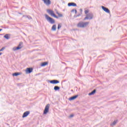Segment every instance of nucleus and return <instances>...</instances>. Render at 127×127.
I'll return each instance as SVG.
<instances>
[{
    "instance_id": "nucleus-1",
    "label": "nucleus",
    "mask_w": 127,
    "mask_h": 127,
    "mask_svg": "<svg viewBox=\"0 0 127 127\" xmlns=\"http://www.w3.org/2000/svg\"><path fill=\"white\" fill-rule=\"evenodd\" d=\"M89 24L88 22H79L77 24V27H79L80 28H84V27H86L87 25Z\"/></svg>"
},
{
    "instance_id": "nucleus-2",
    "label": "nucleus",
    "mask_w": 127,
    "mask_h": 127,
    "mask_svg": "<svg viewBox=\"0 0 127 127\" xmlns=\"http://www.w3.org/2000/svg\"><path fill=\"white\" fill-rule=\"evenodd\" d=\"M45 17L48 22H50L51 24H54L55 23V20L50 17L48 15L45 14Z\"/></svg>"
},
{
    "instance_id": "nucleus-3",
    "label": "nucleus",
    "mask_w": 127,
    "mask_h": 127,
    "mask_svg": "<svg viewBox=\"0 0 127 127\" xmlns=\"http://www.w3.org/2000/svg\"><path fill=\"white\" fill-rule=\"evenodd\" d=\"M47 12L49 13V14L51 15L52 16L55 17V18H58V16L54 13V12L52 10L48 9Z\"/></svg>"
},
{
    "instance_id": "nucleus-4",
    "label": "nucleus",
    "mask_w": 127,
    "mask_h": 127,
    "mask_svg": "<svg viewBox=\"0 0 127 127\" xmlns=\"http://www.w3.org/2000/svg\"><path fill=\"white\" fill-rule=\"evenodd\" d=\"M93 16L94 15H93V13H89L86 14V16L84 18V20H86V19H93Z\"/></svg>"
},
{
    "instance_id": "nucleus-5",
    "label": "nucleus",
    "mask_w": 127,
    "mask_h": 127,
    "mask_svg": "<svg viewBox=\"0 0 127 127\" xmlns=\"http://www.w3.org/2000/svg\"><path fill=\"white\" fill-rule=\"evenodd\" d=\"M50 107V104H48L45 108V109L44 110V112H43V114L44 115H46L48 112H49V108Z\"/></svg>"
},
{
    "instance_id": "nucleus-6",
    "label": "nucleus",
    "mask_w": 127,
    "mask_h": 127,
    "mask_svg": "<svg viewBox=\"0 0 127 127\" xmlns=\"http://www.w3.org/2000/svg\"><path fill=\"white\" fill-rule=\"evenodd\" d=\"M21 44H22V42H20L18 47L13 48L12 50L13 51H16V50H19V49H21V48H22V47H20L21 46Z\"/></svg>"
},
{
    "instance_id": "nucleus-7",
    "label": "nucleus",
    "mask_w": 127,
    "mask_h": 127,
    "mask_svg": "<svg viewBox=\"0 0 127 127\" xmlns=\"http://www.w3.org/2000/svg\"><path fill=\"white\" fill-rule=\"evenodd\" d=\"M33 71L32 67H27L26 69V74H30Z\"/></svg>"
},
{
    "instance_id": "nucleus-8",
    "label": "nucleus",
    "mask_w": 127,
    "mask_h": 127,
    "mask_svg": "<svg viewBox=\"0 0 127 127\" xmlns=\"http://www.w3.org/2000/svg\"><path fill=\"white\" fill-rule=\"evenodd\" d=\"M101 7L103 10H104V11H105V12H107V13H110L111 11H110V9H109V8L104 6H102Z\"/></svg>"
},
{
    "instance_id": "nucleus-9",
    "label": "nucleus",
    "mask_w": 127,
    "mask_h": 127,
    "mask_svg": "<svg viewBox=\"0 0 127 127\" xmlns=\"http://www.w3.org/2000/svg\"><path fill=\"white\" fill-rule=\"evenodd\" d=\"M46 5H50L51 4V0H42Z\"/></svg>"
},
{
    "instance_id": "nucleus-10",
    "label": "nucleus",
    "mask_w": 127,
    "mask_h": 127,
    "mask_svg": "<svg viewBox=\"0 0 127 127\" xmlns=\"http://www.w3.org/2000/svg\"><path fill=\"white\" fill-rule=\"evenodd\" d=\"M29 114H30V111L25 112L22 115V118H26V117H27L28 116V115H29Z\"/></svg>"
},
{
    "instance_id": "nucleus-11",
    "label": "nucleus",
    "mask_w": 127,
    "mask_h": 127,
    "mask_svg": "<svg viewBox=\"0 0 127 127\" xmlns=\"http://www.w3.org/2000/svg\"><path fill=\"white\" fill-rule=\"evenodd\" d=\"M67 5L68 6H77V4L75 2H69Z\"/></svg>"
},
{
    "instance_id": "nucleus-12",
    "label": "nucleus",
    "mask_w": 127,
    "mask_h": 127,
    "mask_svg": "<svg viewBox=\"0 0 127 127\" xmlns=\"http://www.w3.org/2000/svg\"><path fill=\"white\" fill-rule=\"evenodd\" d=\"M78 98V95H74L72 97H71L69 98V101H73V100H75V99H77Z\"/></svg>"
},
{
    "instance_id": "nucleus-13",
    "label": "nucleus",
    "mask_w": 127,
    "mask_h": 127,
    "mask_svg": "<svg viewBox=\"0 0 127 127\" xmlns=\"http://www.w3.org/2000/svg\"><path fill=\"white\" fill-rule=\"evenodd\" d=\"M23 17H25L26 18H28V19H29V20L32 19V17H31L30 15H23Z\"/></svg>"
},
{
    "instance_id": "nucleus-14",
    "label": "nucleus",
    "mask_w": 127,
    "mask_h": 127,
    "mask_svg": "<svg viewBox=\"0 0 127 127\" xmlns=\"http://www.w3.org/2000/svg\"><path fill=\"white\" fill-rule=\"evenodd\" d=\"M46 65H48V62H43L41 64V67H44V66H46Z\"/></svg>"
},
{
    "instance_id": "nucleus-15",
    "label": "nucleus",
    "mask_w": 127,
    "mask_h": 127,
    "mask_svg": "<svg viewBox=\"0 0 127 127\" xmlns=\"http://www.w3.org/2000/svg\"><path fill=\"white\" fill-rule=\"evenodd\" d=\"M9 35H10L9 34H6L4 36V38H5V39L8 40L10 37H9Z\"/></svg>"
},
{
    "instance_id": "nucleus-16",
    "label": "nucleus",
    "mask_w": 127,
    "mask_h": 127,
    "mask_svg": "<svg viewBox=\"0 0 127 127\" xmlns=\"http://www.w3.org/2000/svg\"><path fill=\"white\" fill-rule=\"evenodd\" d=\"M96 89L93 90L91 92L88 94L89 96H92V95H94L96 93Z\"/></svg>"
},
{
    "instance_id": "nucleus-17",
    "label": "nucleus",
    "mask_w": 127,
    "mask_h": 127,
    "mask_svg": "<svg viewBox=\"0 0 127 127\" xmlns=\"http://www.w3.org/2000/svg\"><path fill=\"white\" fill-rule=\"evenodd\" d=\"M54 90H55V91H59V90H60V87L58 86H55L54 88Z\"/></svg>"
},
{
    "instance_id": "nucleus-18",
    "label": "nucleus",
    "mask_w": 127,
    "mask_h": 127,
    "mask_svg": "<svg viewBox=\"0 0 127 127\" xmlns=\"http://www.w3.org/2000/svg\"><path fill=\"white\" fill-rule=\"evenodd\" d=\"M118 123V120H115L112 124L110 125L111 127H113V126H116V124Z\"/></svg>"
},
{
    "instance_id": "nucleus-19",
    "label": "nucleus",
    "mask_w": 127,
    "mask_h": 127,
    "mask_svg": "<svg viewBox=\"0 0 127 127\" xmlns=\"http://www.w3.org/2000/svg\"><path fill=\"white\" fill-rule=\"evenodd\" d=\"M21 73L20 72H15L14 73L12 74V76H19V75H20Z\"/></svg>"
},
{
    "instance_id": "nucleus-20",
    "label": "nucleus",
    "mask_w": 127,
    "mask_h": 127,
    "mask_svg": "<svg viewBox=\"0 0 127 127\" xmlns=\"http://www.w3.org/2000/svg\"><path fill=\"white\" fill-rule=\"evenodd\" d=\"M52 30H53V31H56V24L53 25V26L52 27Z\"/></svg>"
},
{
    "instance_id": "nucleus-21",
    "label": "nucleus",
    "mask_w": 127,
    "mask_h": 127,
    "mask_svg": "<svg viewBox=\"0 0 127 127\" xmlns=\"http://www.w3.org/2000/svg\"><path fill=\"white\" fill-rule=\"evenodd\" d=\"M59 83H60V81H59V80H54V84H59Z\"/></svg>"
},
{
    "instance_id": "nucleus-22",
    "label": "nucleus",
    "mask_w": 127,
    "mask_h": 127,
    "mask_svg": "<svg viewBox=\"0 0 127 127\" xmlns=\"http://www.w3.org/2000/svg\"><path fill=\"white\" fill-rule=\"evenodd\" d=\"M62 25H61V24H59L58 25V29L59 30L60 29V28L62 27Z\"/></svg>"
},
{
    "instance_id": "nucleus-23",
    "label": "nucleus",
    "mask_w": 127,
    "mask_h": 127,
    "mask_svg": "<svg viewBox=\"0 0 127 127\" xmlns=\"http://www.w3.org/2000/svg\"><path fill=\"white\" fill-rule=\"evenodd\" d=\"M59 17H63V15L62 14H60L59 13H58Z\"/></svg>"
},
{
    "instance_id": "nucleus-24",
    "label": "nucleus",
    "mask_w": 127,
    "mask_h": 127,
    "mask_svg": "<svg viewBox=\"0 0 127 127\" xmlns=\"http://www.w3.org/2000/svg\"><path fill=\"white\" fill-rule=\"evenodd\" d=\"M51 84H54V80H49Z\"/></svg>"
},
{
    "instance_id": "nucleus-25",
    "label": "nucleus",
    "mask_w": 127,
    "mask_h": 127,
    "mask_svg": "<svg viewBox=\"0 0 127 127\" xmlns=\"http://www.w3.org/2000/svg\"><path fill=\"white\" fill-rule=\"evenodd\" d=\"M4 49H5V47H2L0 50V52L1 51H3Z\"/></svg>"
},
{
    "instance_id": "nucleus-26",
    "label": "nucleus",
    "mask_w": 127,
    "mask_h": 127,
    "mask_svg": "<svg viewBox=\"0 0 127 127\" xmlns=\"http://www.w3.org/2000/svg\"><path fill=\"white\" fill-rule=\"evenodd\" d=\"M84 12H85V14H87V13H88V12H89V10H85V11H84Z\"/></svg>"
},
{
    "instance_id": "nucleus-27",
    "label": "nucleus",
    "mask_w": 127,
    "mask_h": 127,
    "mask_svg": "<svg viewBox=\"0 0 127 127\" xmlns=\"http://www.w3.org/2000/svg\"><path fill=\"white\" fill-rule=\"evenodd\" d=\"M73 117H74V115L71 114L69 116V118H73Z\"/></svg>"
},
{
    "instance_id": "nucleus-28",
    "label": "nucleus",
    "mask_w": 127,
    "mask_h": 127,
    "mask_svg": "<svg viewBox=\"0 0 127 127\" xmlns=\"http://www.w3.org/2000/svg\"><path fill=\"white\" fill-rule=\"evenodd\" d=\"M80 15H81V14H78L76 15L75 17H78L80 16Z\"/></svg>"
},
{
    "instance_id": "nucleus-29",
    "label": "nucleus",
    "mask_w": 127,
    "mask_h": 127,
    "mask_svg": "<svg viewBox=\"0 0 127 127\" xmlns=\"http://www.w3.org/2000/svg\"><path fill=\"white\" fill-rule=\"evenodd\" d=\"M79 11H80V12H82L83 9H82V8H80V9H79Z\"/></svg>"
},
{
    "instance_id": "nucleus-30",
    "label": "nucleus",
    "mask_w": 127,
    "mask_h": 127,
    "mask_svg": "<svg viewBox=\"0 0 127 127\" xmlns=\"http://www.w3.org/2000/svg\"><path fill=\"white\" fill-rule=\"evenodd\" d=\"M73 11H75V9H72V10H71V12H73Z\"/></svg>"
},
{
    "instance_id": "nucleus-31",
    "label": "nucleus",
    "mask_w": 127,
    "mask_h": 127,
    "mask_svg": "<svg viewBox=\"0 0 127 127\" xmlns=\"http://www.w3.org/2000/svg\"><path fill=\"white\" fill-rule=\"evenodd\" d=\"M74 11H75V14L77 13V10L74 9Z\"/></svg>"
},
{
    "instance_id": "nucleus-32",
    "label": "nucleus",
    "mask_w": 127,
    "mask_h": 127,
    "mask_svg": "<svg viewBox=\"0 0 127 127\" xmlns=\"http://www.w3.org/2000/svg\"><path fill=\"white\" fill-rule=\"evenodd\" d=\"M2 54V53H0V56Z\"/></svg>"
},
{
    "instance_id": "nucleus-33",
    "label": "nucleus",
    "mask_w": 127,
    "mask_h": 127,
    "mask_svg": "<svg viewBox=\"0 0 127 127\" xmlns=\"http://www.w3.org/2000/svg\"><path fill=\"white\" fill-rule=\"evenodd\" d=\"M2 30V29H0V31H1Z\"/></svg>"
}]
</instances>
